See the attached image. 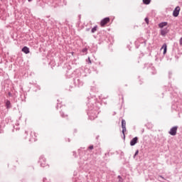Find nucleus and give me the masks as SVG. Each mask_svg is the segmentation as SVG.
<instances>
[{
  "label": "nucleus",
  "instance_id": "obj_1",
  "mask_svg": "<svg viewBox=\"0 0 182 182\" xmlns=\"http://www.w3.org/2000/svg\"><path fill=\"white\" fill-rule=\"evenodd\" d=\"M87 105L88 106V117L90 120H95V119H96L99 114V109L97 107H95V105L93 104L95 103L94 98L87 97Z\"/></svg>",
  "mask_w": 182,
  "mask_h": 182
},
{
  "label": "nucleus",
  "instance_id": "obj_2",
  "mask_svg": "<svg viewBox=\"0 0 182 182\" xmlns=\"http://www.w3.org/2000/svg\"><path fill=\"white\" fill-rule=\"evenodd\" d=\"M84 82L82 78H74V85L77 87H82L84 85Z\"/></svg>",
  "mask_w": 182,
  "mask_h": 182
},
{
  "label": "nucleus",
  "instance_id": "obj_3",
  "mask_svg": "<svg viewBox=\"0 0 182 182\" xmlns=\"http://www.w3.org/2000/svg\"><path fill=\"white\" fill-rule=\"evenodd\" d=\"M122 134H123V139L126 140V135L124 132H126V120L122 119Z\"/></svg>",
  "mask_w": 182,
  "mask_h": 182
},
{
  "label": "nucleus",
  "instance_id": "obj_4",
  "mask_svg": "<svg viewBox=\"0 0 182 182\" xmlns=\"http://www.w3.org/2000/svg\"><path fill=\"white\" fill-rule=\"evenodd\" d=\"M109 22H110V18L105 17V18L101 20V21H100V26L103 27V26L107 25V23H109Z\"/></svg>",
  "mask_w": 182,
  "mask_h": 182
},
{
  "label": "nucleus",
  "instance_id": "obj_5",
  "mask_svg": "<svg viewBox=\"0 0 182 182\" xmlns=\"http://www.w3.org/2000/svg\"><path fill=\"white\" fill-rule=\"evenodd\" d=\"M177 129H178V126L173 127L171 128L168 134H171V136H176V134H177Z\"/></svg>",
  "mask_w": 182,
  "mask_h": 182
},
{
  "label": "nucleus",
  "instance_id": "obj_6",
  "mask_svg": "<svg viewBox=\"0 0 182 182\" xmlns=\"http://www.w3.org/2000/svg\"><path fill=\"white\" fill-rule=\"evenodd\" d=\"M39 163L41 167H45V166H46V158H45L43 156H41L39 159Z\"/></svg>",
  "mask_w": 182,
  "mask_h": 182
},
{
  "label": "nucleus",
  "instance_id": "obj_7",
  "mask_svg": "<svg viewBox=\"0 0 182 182\" xmlns=\"http://www.w3.org/2000/svg\"><path fill=\"white\" fill-rule=\"evenodd\" d=\"M180 15V6H176L173 11V16L177 18Z\"/></svg>",
  "mask_w": 182,
  "mask_h": 182
},
{
  "label": "nucleus",
  "instance_id": "obj_8",
  "mask_svg": "<svg viewBox=\"0 0 182 182\" xmlns=\"http://www.w3.org/2000/svg\"><path fill=\"white\" fill-rule=\"evenodd\" d=\"M170 32V29H168V28H164L160 30V33L161 35V36H166V35H167V33H168Z\"/></svg>",
  "mask_w": 182,
  "mask_h": 182
},
{
  "label": "nucleus",
  "instance_id": "obj_9",
  "mask_svg": "<svg viewBox=\"0 0 182 182\" xmlns=\"http://www.w3.org/2000/svg\"><path fill=\"white\" fill-rule=\"evenodd\" d=\"M30 136L31 138L29 139V141H31V143H33V141H36V140H38L36 138V133L31 132Z\"/></svg>",
  "mask_w": 182,
  "mask_h": 182
},
{
  "label": "nucleus",
  "instance_id": "obj_10",
  "mask_svg": "<svg viewBox=\"0 0 182 182\" xmlns=\"http://www.w3.org/2000/svg\"><path fill=\"white\" fill-rule=\"evenodd\" d=\"M137 141H139V137H134L130 141V146H136V144H137Z\"/></svg>",
  "mask_w": 182,
  "mask_h": 182
},
{
  "label": "nucleus",
  "instance_id": "obj_11",
  "mask_svg": "<svg viewBox=\"0 0 182 182\" xmlns=\"http://www.w3.org/2000/svg\"><path fill=\"white\" fill-rule=\"evenodd\" d=\"M149 72L151 73V75H156V73H157V70H156L154 67H150L149 68Z\"/></svg>",
  "mask_w": 182,
  "mask_h": 182
},
{
  "label": "nucleus",
  "instance_id": "obj_12",
  "mask_svg": "<svg viewBox=\"0 0 182 182\" xmlns=\"http://www.w3.org/2000/svg\"><path fill=\"white\" fill-rule=\"evenodd\" d=\"M167 25H168V23H167V21H164V22L159 23L158 26L161 29H163V28H164V26H167Z\"/></svg>",
  "mask_w": 182,
  "mask_h": 182
},
{
  "label": "nucleus",
  "instance_id": "obj_13",
  "mask_svg": "<svg viewBox=\"0 0 182 182\" xmlns=\"http://www.w3.org/2000/svg\"><path fill=\"white\" fill-rule=\"evenodd\" d=\"M65 75L68 78L73 77V71H72L71 70H67V73Z\"/></svg>",
  "mask_w": 182,
  "mask_h": 182
},
{
  "label": "nucleus",
  "instance_id": "obj_14",
  "mask_svg": "<svg viewBox=\"0 0 182 182\" xmlns=\"http://www.w3.org/2000/svg\"><path fill=\"white\" fill-rule=\"evenodd\" d=\"M5 105H6V109H11V107H12V105H11V101H9L8 100H6Z\"/></svg>",
  "mask_w": 182,
  "mask_h": 182
},
{
  "label": "nucleus",
  "instance_id": "obj_15",
  "mask_svg": "<svg viewBox=\"0 0 182 182\" xmlns=\"http://www.w3.org/2000/svg\"><path fill=\"white\" fill-rule=\"evenodd\" d=\"M22 52H23L24 53H26V55H28V53H29V48L26 47V46H24L23 48H22Z\"/></svg>",
  "mask_w": 182,
  "mask_h": 182
},
{
  "label": "nucleus",
  "instance_id": "obj_16",
  "mask_svg": "<svg viewBox=\"0 0 182 182\" xmlns=\"http://www.w3.org/2000/svg\"><path fill=\"white\" fill-rule=\"evenodd\" d=\"M162 48H164V55H166L167 53V44L164 43Z\"/></svg>",
  "mask_w": 182,
  "mask_h": 182
},
{
  "label": "nucleus",
  "instance_id": "obj_17",
  "mask_svg": "<svg viewBox=\"0 0 182 182\" xmlns=\"http://www.w3.org/2000/svg\"><path fill=\"white\" fill-rule=\"evenodd\" d=\"M142 2L144 4V5H150L151 0H142Z\"/></svg>",
  "mask_w": 182,
  "mask_h": 182
},
{
  "label": "nucleus",
  "instance_id": "obj_18",
  "mask_svg": "<svg viewBox=\"0 0 182 182\" xmlns=\"http://www.w3.org/2000/svg\"><path fill=\"white\" fill-rule=\"evenodd\" d=\"M97 31V26H95L92 29H91V33H95Z\"/></svg>",
  "mask_w": 182,
  "mask_h": 182
},
{
  "label": "nucleus",
  "instance_id": "obj_19",
  "mask_svg": "<svg viewBox=\"0 0 182 182\" xmlns=\"http://www.w3.org/2000/svg\"><path fill=\"white\" fill-rule=\"evenodd\" d=\"M60 114L61 116V117H68V114H65V112L60 111Z\"/></svg>",
  "mask_w": 182,
  "mask_h": 182
},
{
  "label": "nucleus",
  "instance_id": "obj_20",
  "mask_svg": "<svg viewBox=\"0 0 182 182\" xmlns=\"http://www.w3.org/2000/svg\"><path fill=\"white\" fill-rule=\"evenodd\" d=\"M82 53H87V48H84L82 50Z\"/></svg>",
  "mask_w": 182,
  "mask_h": 182
},
{
  "label": "nucleus",
  "instance_id": "obj_21",
  "mask_svg": "<svg viewBox=\"0 0 182 182\" xmlns=\"http://www.w3.org/2000/svg\"><path fill=\"white\" fill-rule=\"evenodd\" d=\"M137 154H139V149H137L136 151H135V154L133 156L134 159H136V156H137Z\"/></svg>",
  "mask_w": 182,
  "mask_h": 182
},
{
  "label": "nucleus",
  "instance_id": "obj_22",
  "mask_svg": "<svg viewBox=\"0 0 182 182\" xmlns=\"http://www.w3.org/2000/svg\"><path fill=\"white\" fill-rule=\"evenodd\" d=\"M144 21H145L147 25H149V18H148V17H146L145 19H144Z\"/></svg>",
  "mask_w": 182,
  "mask_h": 182
},
{
  "label": "nucleus",
  "instance_id": "obj_23",
  "mask_svg": "<svg viewBox=\"0 0 182 182\" xmlns=\"http://www.w3.org/2000/svg\"><path fill=\"white\" fill-rule=\"evenodd\" d=\"M118 178H119V182H122L123 181V178H122V176L120 175L118 176Z\"/></svg>",
  "mask_w": 182,
  "mask_h": 182
},
{
  "label": "nucleus",
  "instance_id": "obj_24",
  "mask_svg": "<svg viewBox=\"0 0 182 182\" xmlns=\"http://www.w3.org/2000/svg\"><path fill=\"white\" fill-rule=\"evenodd\" d=\"M73 156H74V157H77V156L76 155V151L73 152Z\"/></svg>",
  "mask_w": 182,
  "mask_h": 182
},
{
  "label": "nucleus",
  "instance_id": "obj_25",
  "mask_svg": "<svg viewBox=\"0 0 182 182\" xmlns=\"http://www.w3.org/2000/svg\"><path fill=\"white\" fill-rule=\"evenodd\" d=\"M58 105H57V106H56V109H59V100H58Z\"/></svg>",
  "mask_w": 182,
  "mask_h": 182
},
{
  "label": "nucleus",
  "instance_id": "obj_26",
  "mask_svg": "<svg viewBox=\"0 0 182 182\" xmlns=\"http://www.w3.org/2000/svg\"><path fill=\"white\" fill-rule=\"evenodd\" d=\"M159 178H162L163 180H166L164 177H163V176H159Z\"/></svg>",
  "mask_w": 182,
  "mask_h": 182
},
{
  "label": "nucleus",
  "instance_id": "obj_27",
  "mask_svg": "<svg viewBox=\"0 0 182 182\" xmlns=\"http://www.w3.org/2000/svg\"><path fill=\"white\" fill-rule=\"evenodd\" d=\"M90 150H93V145L89 146Z\"/></svg>",
  "mask_w": 182,
  "mask_h": 182
},
{
  "label": "nucleus",
  "instance_id": "obj_28",
  "mask_svg": "<svg viewBox=\"0 0 182 182\" xmlns=\"http://www.w3.org/2000/svg\"><path fill=\"white\" fill-rule=\"evenodd\" d=\"M179 43H180V45H182V37L179 40Z\"/></svg>",
  "mask_w": 182,
  "mask_h": 182
},
{
  "label": "nucleus",
  "instance_id": "obj_29",
  "mask_svg": "<svg viewBox=\"0 0 182 182\" xmlns=\"http://www.w3.org/2000/svg\"><path fill=\"white\" fill-rule=\"evenodd\" d=\"M88 63H92V61L90 60V58L88 57Z\"/></svg>",
  "mask_w": 182,
  "mask_h": 182
},
{
  "label": "nucleus",
  "instance_id": "obj_30",
  "mask_svg": "<svg viewBox=\"0 0 182 182\" xmlns=\"http://www.w3.org/2000/svg\"><path fill=\"white\" fill-rule=\"evenodd\" d=\"M8 95H9V96L10 97H12V93L9 92Z\"/></svg>",
  "mask_w": 182,
  "mask_h": 182
},
{
  "label": "nucleus",
  "instance_id": "obj_31",
  "mask_svg": "<svg viewBox=\"0 0 182 182\" xmlns=\"http://www.w3.org/2000/svg\"><path fill=\"white\" fill-rule=\"evenodd\" d=\"M99 137H100V136L97 135V136H96V139H97V140H99Z\"/></svg>",
  "mask_w": 182,
  "mask_h": 182
},
{
  "label": "nucleus",
  "instance_id": "obj_32",
  "mask_svg": "<svg viewBox=\"0 0 182 182\" xmlns=\"http://www.w3.org/2000/svg\"><path fill=\"white\" fill-rule=\"evenodd\" d=\"M46 180V178H44L43 179V181L45 182Z\"/></svg>",
  "mask_w": 182,
  "mask_h": 182
},
{
  "label": "nucleus",
  "instance_id": "obj_33",
  "mask_svg": "<svg viewBox=\"0 0 182 182\" xmlns=\"http://www.w3.org/2000/svg\"><path fill=\"white\" fill-rule=\"evenodd\" d=\"M28 2H32V0H28Z\"/></svg>",
  "mask_w": 182,
  "mask_h": 182
},
{
  "label": "nucleus",
  "instance_id": "obj_34",
  "mask_svg": "<svg viewBox=\"0 0 182 182\" xmlns=\"http://www.w3.org/2000/svg\"><path fill=\"white\" fill-rule=\"evenodd\" d=\"M68 141H70V139H68Z\"/></svg>",
  "mask_w": 182,
  "mask_h": 182
},
{
  "label": "nucleus",
  "instance_id": "obj_35",
  "mask_svg": "<svg viewBox=\"0 0 182 182\" xmlns=\"http://www.w3.org/2000/svg\"><path fill=\"white\" fill-rule=\"evenodd\" d=\"M169 75H171V73H169Z\"/></svg>",
  "mask_w": 182,
  "mask_h": 182
}]
</instances>
